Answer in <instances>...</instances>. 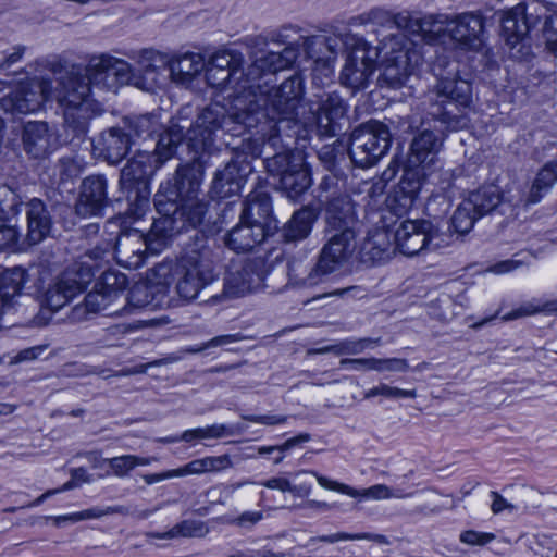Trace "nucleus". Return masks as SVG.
Returning a JSON list of instances; mask_svg holds the SVG:
<instances>
[{
	"instance_id": "2",
	"label": "nucleus",
	"mask_w": 557,
	"mask_h": 557,
	"mask_svg": "<svg viewBox=\"0 0 557 557\" xmlns=\"http://www.w3.org/2000/svg\"><path fill=\"white\" fill-rule=\"evenodd\" d=\"M302 94L301 81L299 77H293L284 82L280 88V104L284 106L283 114L287 111L295 112L296 121L302 124L305 134L298 133V136L306 139L309 133H317L320 136H332L335 133V124L343 117L345 108L342 100L336 96H327L322 104L317 108L310 107L308 115L307 106L299 103L298 98Z\"/></svg>"
},
{
	"instance_id": "36",
	"label": "nucleus",
	"mask_w": 557,
	"mask_h": 557,
	"mask_svg": "<svg viewBox=\"0 0 557 557\" xmlns=\"http://www.w3.org/2000/svg\"><path fill=\"white\" fill-rule=\"evenodd\" d=\"M343 363L351 364L354 369H369L377 372L385 371H405L407 363L403 359H358L343 361Z\"/></svg>"
},
{
	"instance_id": "18",
	"label": "nucleus",
	"mask_w": 557,
	"mask_h": 557,
	"mask_svg": "<svg viewBox=\"0 0 557 557\" xmlns=\"http://www.w3.org/2000/svg\"><path fill=\"white\" fill-rule=\"evenodd\" d=\"M430 222L425 220H406L400 223L395 232L396 248L406 256H414L424 251L428 240Z\"/></svg>"
},
{
	"instance_id": "63",
	"label": "nucleus",
	"mask_w": 557,
	"mask_h": 557,
	"mask_svg": "<svg viewBox=\"0 0 557 557\" xmlns=\"http://www.w3.org/2000/svg\"><path fill=\"white\" fill-rule=\"evenodd\" d=\"M70 115H71V114H70V112H65V119H66V121H69V120H70Z\"/></svg>"
},
{
	"instance_id": "56",
	"label": "nucleus",
	"mask_w": 557,
	"mask_h": 557,
	"mask_svg": "<svg viewBox=\"0 0 557 557\" xmlns=\"http://www.w3.org/2000/svg\"><path fill=\"white\" fill-rule=\"evenodd\" d=\"M21 57V53H11L9 57H1L0 59V66L9 65L11 63H14L17 61Z\"/></svg>"
},
{
	"instance_id": "16",
	"label": "nucleus",
	"mask_w": 557,
	"mask_h": 557,
	"mask_svg": "<svg viewBox=\"0 0 557 557\" xmlns=\"http://www.w3.org/2000/svg\"><path fill=\"white\" fill-rule=\"evenodd\" d=\"M317 479L318 484L327 491H333L349 497L356 498L360 502L364 500H383L389 498H403L411 496V494H404L398 490H392L384 484H376L368 488L357 490L347 484L332 480L330 478L311 472Z\"/></svg>"
},
{
	"instance_id": "51",
	"label": "nucleus",
	"mask_w": 557,
	"mask_h": 557,
	"mask_svg": "<svg viewBox=\"0 0 557 557\" xmlns=\"http://www.w3.org/2000/svg\"><path fill=\"white\" fill-rule=\"evenodd\" d=\"M75 486H77V485L75 484L73 479H71V481L66 482L62 487H60L58 490H51V491H48V492L44 493L39 498H37L35 500V505L41 504L46 498L50 497L51 495H54L57 493H61V492H64V491L72 490Z\"/></svg>"
},
{
	"instance_id": "59",
	"label": "nucleus",
	"mask_w": 557,
	"mask_h": 557,
	"mask_svg": "<svg viewBox=\"0 0 557 557\" xmlns=\"http://www.w3.org/2000/svg\"><path fill=\"white\" fill-rule=\"evenodd\" d=\"M298 442V438H293L284 443L283 446L280 447L282 450L289 449L292 446H294Z\"/></svg>"
},
{
	"instance_id": "30",
	"label": "nucleus",
	"mask_w": 557,
	"mask_h": 557,
	"mask_svg": "<svg viewBox=\"0 0 557 557\" xmlns=\"http://www.w3.org/2000/svg\"><path fill=\"white\" fill-rule=\"evenodd\" d=\"M232 57L226 51H218L213 54L206 67V78L208 84L214 87L223 88L231 77Z\"/></svg>"
},
{
	"instance_id": "58",
	"label": "nucleus",
	"mask_w": 557,
	"mask_h": 557,
	"mask_svg": "<svg viewBox=\"0 0 557 557\" xmlns=\"http://www.w3.org/2000/svg\"><path fill=\"white\" fill-rule=\"evenodd\" d=\"M37 351H41L40 348H32L22 352V359H35L37 357Z\"/></svg>"
},
{
	"instance_id": "34",
	"label": "nucleus",
	"mask_w": 557,
	"mask_h": 557,
	"mask_svg": "<svg viewBox=\"0 0 557 557\" xmlns=\"http://www.w3.org/2000/svg\"><path fill=\"white\" fill-rule=\"evenodd\" d=\"M315 214L311 209H302L296 212L288 222L285 236L288 240L305 238L311 231Z\"/></svg>"
},
{
	"instance_id": "22",
	"label": "nucleus",
	"mask_w": 557,
	"mask_h": 557,
	"mask_svg": "<svg viewBox=\"0 0 557 557\" xmlns=\"http://www.w3.org/2000/svg\"><path fill=\"white\" fill-rule=\"evenodd\" d=\"M106 202V181L100 176L87 177L76 205V213L83 218L97 216Z\"/></svg>"
},
{
	"instance_id": "47",
	"label": "nucleus",
	"mask_w": 557,
	"mask_h": 557,
	"mask_svg": "<svg viewBox=\"0 0 557 557\" xmlns=\"http://www.w3.org/2000/svg\"><path fill=\"white\" fill-rule=\"evenodd\" d=\"M17 240V232L11 226H0V250L13 245Z\"/></svg>"
},
{
	"instance_id": "31",
	"label": "nucleus",
	"mask_w": 557,
	"mask_h": 557,
	"mask_svg": "<svg viewBox=\"0 0 557 557\" xmlns=\"http://www.w3.org/2000/svg\"><path fill=\"white\" fill-rule=\"evenodd\" d=\"M230 466V459L226 456L205 457L196 459L189 463L175 469L176 478L202 474L207 472L220 471Z\"/></svg>"
},
{
	"instance_id": "27",
	"label": "nucleus",
	"mask_w": 557,
	"mask_h": 557,
	"mask_svg": "<svg viewBox=\"0 0 557 557\" xmlns=\"http://www.w3.org/2000/svg\"><path fill=\"white\" fill-rule=\"evenodd\" d=\"M48 127L41 122H28L24 128V145L27 152L34 157H41L51 149Z\"/></svg>"
},
{
	"instance_id": "24",
	"label": "nucleus",
	"mask_w": 557,
	"mask_h": 557,
	"mask_svg": "<svg viewBox=\"0 0 557 557\" xmlns=\"http://www.w3.org/2000/svg\"><path fill=\"white\" fill-rule=\"evenodd\" d=\"M88 460L95 469L106 470V474L115 476H125L136 467L149 466L157 461L154 457H138L135 455H123L110 459H103L96 453L88 455Z\"/></svg>"
},
{
	"instance_id": "9",
	"label": "nucleus",
	"mask_w": 557,
	"mask_h": 557,
	"mask_svg": "<svg viewBox=\"0 0 557 557\" xmlns=\"http://www.w3.org/2000/svg\"><path fill=\"white\" fill-rule=\"evenodd\" d=\"M270 205L267 197L255 201L249 199L240 216L239 224L227 235L226 245L236 252L248 251L257 244H260L267 236L264 224L252 220V216L268 215Z\"/></svg>"
},
{
	"instance_id": "40",
	"label": "nucleus",
	"mask_w": 557,
	"mask_h": 557,
	"mask_svg": "<svg viewBox=\"0 0 557 557\" xmlns=\"http://www.w3.org/2000/svg\"><path fill=\"white\" fill-rule=\"evenodd\" d=\"M235 171L234 164H228L222 172H220L214 181L215 188H223L225 184H230L227 193H235L240 189V180L233 178Z\"/></svg>"
},
{
	"instance_id": "42",
	"label": "nucleus",
	"mask_w": 557,
	"mask_h": 557,
	"mask_svg": "<svg viewBox=\"0 0 557 557\" xmlns=\"http://www.w3.org/2000/svg\"><path fill=\"white\" fill-rule=\"evenodd\" d=\"M529 261V256H525L523 258H513L494 264L493 267H491L490 271L495 274H506L523 267L524 264H528Z\"/></svg>"
},
{
	"instance_id": "14",
	"label": "nucleus",
	"mask_w": 557,
	"mask_h": 557,
	"mask_svg": "<svg viewBox=\"0 0 557 557\" xmlns=\"http://www.w3.org/2000/svg\"><path fill=\"white\" fill-rule=\"evenodd\" d=\"M276 163L285 164L281 176V185L290 199H296L311 185V178L304 154L300 151L290 156H277Z\"/></svg>"
},
{
	"instance_id": "53",
	"label": "nucleus",
	"mask_w": 557,
	"mask_h": 557,
	"mask_svg": "<svg viewBox=\"0 0 557 557\" xmlns=\"http://www.w3.org/2000/svg\"><path fill=\"white\" fill-rule=\"evenodd\" d=\"M71 476L76 485L87 483L90 481L87 471L83 468L73 469L71 472Z\"/></svg>"
},
{
	"instance_id": "62",
	"label": "nucleus",
	"mask_w": 557,
	"mask_h": 557,
	"mask_svg": "<svg viewBox=\"0 0 557 557\" xmlns=\"http://www.w3.org/2000/svg\"><path fill=\"white\" fill-rule=\"evenodd\" d=\"M381 237H385V233L384 232L376 234L375 237H374L373 243H375V244L380 243V238Z\"/></svg>"
},
{
	"instance_id": "49",
	"label": "nucleus",
	"mask_w": 557,
	"mask_h": 557,
	"mask_svg": "<svg viewBox=\"0 0 557 557\" xmlns=\"http://www.w3.org/2000/svg\"><path fill=\"white\" fill-rule=\"evenodd\" d=\"M176 478L175 469L168 470L161 473L146 474L143 476L147 484H156L165 480Z\"/></svg>"
},
{
	"instance_id": "54",
	"label": "nucleus",
	"mask_w": 557,
	"mask_h": 557,
	"mask_svg": "<svg viewBox=\"0 0 557 557\" xmlns=\"http://www.w3.org/2000/svg\"><path fill=\"white\" fill-rule=\"evenodd\" d=\"M284 420L285 419L283 417H278V416H258V417L253 418L255 422L268 424V425L280 424V423H283Z\"/></svg>"
},
{
	"instance_id": "10",
	"label": "nucleus",
	"mask_w": 557,
	"mask_h": 557,
	"mask_svg": "<svg viewBox=\"0 0 557 557\" xmlns=\"http://www.w3.org/2000/svg\"><path fill=\"white\" fill-rule=\"evenodd\" d=\"M377 55L376 48L362 39H357L342 70V84L352 90L367 88L372 79Z\"/></svg>"
},
{
	"instance_id": "6",
	"label": "nucleus",
	"mask_w": 557,
	"mask_h": 557,
	"mask_svg": "<svg viewBox=\"0 0 557 557\" xmlns=\"http://www.w3.org/2000/svg\"><path fill=\"white\" fill-rule=\"evenodd\" d=\"M377 85L382 88L399 89L404 87L411 74L417 53L405 35L399 34L385 39L377 50Z\"/></svg>"
},
{
	"instance_id": "39",
	"label": "nucleus",
	"mask_w": 557,
	"mask_h": 557,
	"mask_svg": "<svg viewBox=\"0 0 557 557\" xmlns=\"http://www.w3.org/2000/svg\"><path fill=\"white\" fill-rule=\"evenodd\" d=\"M557 311V302L556 301H543L540 299L531 300L523 306H521L519 309H517L515 312L510 313L506 319H515L520 318L524 315H531L540 312H553Z\"/></svg>"
},
{
	"instance_id": "44",
	"label": "nucleus",
	"mask_w": 557,
	"mask_h": 557,
	"mask_svg": "<svg viewBox=\"0 0 557 557\" xmlns=\"http://www.w3.org/2000/svg\"><path fill=\"white\" fill-rule=\"evenodd\" d=\"M334 74V64L333 61L327 60H318L315 62L313 69V78L321 84H324V81L331 79Z\"/></svg>"
},
{
	"instance_id": "13",
	"label": "nucleus",
	"mask_w": 557,
	"mask_h": 557,
	"mask_svg": "<svg viewBox=\"0 0 557 557\" xmlns=\"http://www.w3.org/2000/svg\"><path fill=\"white\" fill-rule=\"evenodd\" d=\"M434 72L438 78L437 94L447 98L450 101L449 106L468 108L471 104V85L466 79H457L458 65L455 62L446 63L442 57H438Z\"/></svg>"
},
{
	"instance_id": "8",
	"label": "nucleus",
	"mask_w": 557,
	"mask_h": 557,
	"mask_svg": "<svg viewBox=\"0 0 557 557\" xmlns=\"http://www.w3.org/2000/svg\"><path fill=\"white\" fill-rule=\"evenodd\" d=\"M391 146V133L387 126L379 121L370 122L352 135L350 154L360 168L374 165Z\"/></svg>"
},
{
	"instance_id": "26",
	"label": "nucleus",
	"mask_w": 557,
	"mask_h": 557,
	"mask_svg": "<svg viewBox=\"0 0 557 557\" xmlns=\"http://www.w3.org/2000/svg\"><path fill=\"white\" fill-rule=\"evenodd\" d=\"M429 174L425 171V174L420 169L412 168L407 165L403 175L401 181L398 184L395 200L398 202L399 207L404 210H407L412 207L414 200L417 199L420 190L422 181L421 178Z\"/></svg>"
},
{
	"instance_id": "46",
	"label": "nucleus",
	"mask_w": 557,
	"mask_h": 557,
	"mask_svg": "<svg viewBox=\"0 0 557 557\" xmlns=\"http://www.w3.org/2000/svg\"><path fill=\"white\" fill-rule=\"evenodd\" d=\"M494 539L491 533H482L473 530L465 531L460 534V541L467 545H484Z\"/></svg>"
},
{
	"instance_id": "12",
	"label": "nucleus",
	"mask_w": 557,
	"mask_h": 557,
	"mask_svg": "<svg viewBox=\"0 0 557 557\" xmlns=\"http://www.w3.org/2000/svg\"><path fill=\"white\" fill-rule=\"evenodd\" d=\"M225 108L213 103L206 108L197 119L196 125L188 132V145L196 151L210 149L212 135L228 122L247 124L244 113H231L225 115Z\"/></svg>"
},
{
	"instance_id": "33",
	"label": "nucleus",
	"mask_w": 557,
	"mask_h": 557,
	"mask_svg": "<svg viewBox=\"0 0 557 557\" xmlns=\"http://www.w3.org/2000/svg\"><path fill=\"white\" fill-rule=\"evenodd\" d=\"M106 158L112 162H119L128 151L129 138L120 129H111L102 136Z\"/></svg>"
},
{
	"instance_id": "3",
	"label": "nucleus",
	"mask_w": 557,
	"mask_h": 557,
	"mask_svg": "<svg viewBox=\"0 0 557 557\" xmlns=\"http://www.w3.org/2000/svg\"><path fill=\"white\" fill-rule=\"evenodd\" d=\"M138 64L143 76L135 81V85L148 91L165 83L168 67L172 81L183 86H188L206 67L200 54L188 53L170 62L165 53L154 50L143 51Z\"/></svg>"
},
{
	"instance_id": "15",
	"label": "nucleus",
	"mask_w": 557,
	"mask_h": 557,
	"mask_svg": "<svg viewBox=\"0 0 557 557\" xmlns=\"http://www.w3.org/2000/svg\"><path fill=\"white\" fill-rule=\"evenodd\" d=\"M131 66L127 62L110 57L100 55L90 63L89 83L113 88L117 85L131 82Z\"/></svg>"
},
{
	"instance_id": "57",
	"label": "nucleus",
	"mask_w": 557,
	"mask_h": 557,
	"mask_svg": "<svg viewBox=\"0 0 557 557\" xmlns=\"http://www.w3.org/2000/svg\"><path fill=\"white\" fill-rule=\"evenodd\" d=\"M180 533L184 536H195L198 532L195 529H191L188 523H184L180 527Z\"/></svg>"
},
{
	"instance_id": "64",
	"label": "nucleus",
	"mask_w": 557,
	"mask_h": 557,
	"mask_svg": "<svg viewBox=\"0 0 557 557\" xmlns=\"http://www.w3.org/2000/svg\"><path fill=\"white\" fill-rule=\"evenodd\" d=\"M239 103H242V100L238 98L236 99V108L238 107Z\"/></svg>"
},
{
	"instance_id": "23",
	"label": "nucleus",
	"mask_w": 557,
	"mask_h": 557,
	"mask_svg": "<svg viewBox=\"0 0 557 557\" xmlns=\"http://www.w3.org/2000/svg\"><path fill=\"white\" fill-rule=\"evenodd\" d=\"M91 276L92 274L89 270L79 273L77 278H72L70 274H66L47 292L45 297L46 306L53 311L61 309L85 288L90 282Z\"/></svg>"
},
{
	"instance_id": "55",
	"label": "nucleus",
	"mask_w": 557,
	"mask_h": 557,
	"mask_svg": "<svg viewBox=\"0 0 557 557\" xmlns=\"http://www.w3.org/2000/svg\"><path fill=\"white\" fill-rule=\"evenodd\" d=\"M370 344L369 341H359V342H355V343H351L349 347L346 348V350L348 352H351V354H359L361 352L366 346H368Z\"/></svg>"
},
{
	"instance_id": "21",
	"label": "nucleus",
	"mask_w": 557,
	"mask_h": 557,
	"mask_svg": "<svg viewBox=\"0 0 557 557\" xmlns=\"http://www.w3.org/2000/svg\"><path fill=\"white\" fill-rule=\"evenodd\" d=\"M127 280L123 273L115 271L103 273L101 282L97 285L98 289L86 297L87 308L92 311L106 310L123 292Z\"/></svg>"
},
{
	"instance_id": "7",
	"label": "nucleus",
	"mask_w": 557,
	"mask_h": 557,
	"mask_svg": "<svg viewBox=\"0 0 557 557\" xmlns=\"http://www.w3.org/2000/svg\"><path fill=\"white\" fill-rule=\"evenodd\" d=\"M504 201H511V198L500 191L496 185H488L471 193L458 206L451 218V226L459 234L468 233L475 221L495 209Z\"/></svg>"
},
{
	"instance_id": "1",
	"label": "nucleus",
	"mask_w": 557,
	"mask_h": 557,
	"mask_svg": "<svg viewBox=\"0 0 557 557\" xmlns=\"http://www.w3.org/2000/svg\"><path fill=\"white\" fill-rule=\"evenodd\" d=\"M171 196H168L163 190H159L156 195V208L160 216L154 220L151 231L147 236L141 234H127L124 235L117 243L129 239L131 237L143 238L146 248L152 253H159L169 243L171 237L185 230L187 226H195L201 221L203 215V206L200 205L194 197L188 199V203L177 207L176 202Z\"/></svg>"
},
{
	"instance_id": "43",
	"label": "nucleus",
	"mask_w": 557,
	"mask_h": 557,
	"mask_svg": "<svg viewBox=\"0 0 557 557\" xmlns=\"http://www.w3.org/2000/svg\"><path fill=\"white\" fill-rule=\"evenodd\" d=\"M438 122L451 131L462 129L468 125V119L465 115L456 116L453 114V110L448 108L441 114Z\"/></svg>"
},
{
	"instance_id": "61",
	"label": "nucleus",
	"mask_w": 557,
	"mask_h": 557,
	"mask_svg": "<svg viewBox=\"0 0 557 557\" xmlns=\"http://www.w3.org/2000/svg\"><path fill=\"white\" fill-rule=\"evenodd\" d=\"M250 290V287L249 286H243L240 287L237 292H235L236 294H244L246 292H249Z\"/></svg>"
},
{
	"instance_id": "52",
	"label": "nucleus",
	"mask_w": 557,
	"mask_h": 557,
	"mask_svg": "<svg viewBox=\"0 0 557 557\" xmlns=\"http://www.w3.org/2000/svg\"><path fill=\"white\" fill-rule=\"evenodd\" d=\"M265 486L272 490H280L283 492L290 490V483L283 478L271 479L265 483Z\"/></svg>"
},
{
	"instance_id": "41",
	"label": "nucleus",
	"mask_w": 557,
	"mask_h": 557,
	"mask_svg": "<svg viewBox=\"0 0 557 557\" xmlns=\"http://www.w3.org/2000/svg\"><path fill=\"white\" fill-rule=\"evenodd\" d=\"M544 38L547 50L557 57V13L545 22Z\"/></svg>"
},
{
	"instance_id": "25",
	"label": "nucleus",
	"mask_w": 557,
	"mask_h": 557,
	"mask_svg": "<svg viewBox=\"0 0 557 557\" xmlns=\"http://www.w3.org/2000/svg\"><path fill=\"white\" fill-rule=\"evenodd\" d=\"M26 282L25 271L21 268L7 270L0 277V318L14 307V298Z\"/></svg>"
},
{
	"instance_id": "29",
	"label": "nucleus",
	"mask_w": 557,
	"mask_h": 557,
	"mask_svg": "<svg viewBox=\"0 0 557 557\" xmlns=\"http://www.w3.org/2000/svg\"><path fill=\"white\" fill-rule=\"evenodd\" d=\"M64 88L71 90H58L55 99L62 106L76 108L79 112H83L87 104V97L90 91L89 85L77 78L71 77Z\"/></svg>"
},
{
	"instance_id": "17",
	"label": "nucleus",
	"mask_w": 557,
	"mask_h": 557,
	"mask_svg": "<svg viewBox=\"0 0 557 557\" xmlns=\"http://www.w3.org/2000/svg\"><path fill=\"white\" fill-rule=\"evenodd\" d=\"M540 7H542V4L539 2H532L528 7L524 3H519L503 13L502 35L510 49L520 46V51L524 47V37L530 27L527 10L533 8L534 11H537Z\"/></svg>"
},
{
	"instance_id": "60",
	"label": "nucleus",
	"mask_w": 557,
	"mask_h": 557,
	"mask_svg": "<svg viewBox=\"0 0 557 557\" xmlns=\"http://www.w3.org/2000/svg\"><path fill=\"white\" fill-rule=\"evenodd\" d=\"M274 449H275V447H273V446L260 447L259 454H268V453L273 451Z\"/></svg>"
},
{
	"instance_id": "38",
	"label": "nucleus",
	"mask_w": 557,
	"mask_h": 557,
	"mask_svg": "<svg viewBox=\"0 0 557 557\" xmlns=\"http://www.w3.org/2000/svg\"><path fill=\"white\" fill-rule=\"evenodd\" d=\"M376 396H383L388 399L416 398L417 393L414 389H403L387 384H380L368 389L364 394L366 398H373Z\"/></svg>"
},
{
	"instance_id": "28",
	"label": "nucleus",
	"mask_w": 557,
	"mask_h": 557,
	"mask_svg": "<svg viewBox=\"0 0 557 557\" xmlns=\"http://www.w3.org/2000/svg\"><path fill=\"white\" fill-rule=\"evenodd\" d=\"M27 207L28 238L33 244H37L49 234L50 220L41 200L32 199Z\"/></svg>"
},
{
	"instance_id": "5",
	"label": "nucleus",
	"mask_w": 557,
	"mask_h": 557,
	"mask_svg": "<svg viewBox=\"0 0 557 557\" xmlns=\"http://www.w3.org/2000/svg\"><path fill=\"white\" fill-rule=\"evenodd\" d=\"M183 139L182 127L173 125L161 135L156 146V152H140L134 157L121 172V185L131 191L136 185H143L144 195L140 197L138 207L144 213L148 208L147 178L150 177L166 160L171 159L178 144Z\"/></svg>"
},
{
	"instance_id": "35",
	"label": "nucleus",
	"mask_w": 557,
	"mask_h": 557,
	"mask_svg": "<svg viewBox=\"0 0 557 557\" xmlns=\"http://www.w3.org/2000/svg\"><path fill=\"white\" fill-rule=\"evenodd\" d=\"M557 181V163L546 164L536 175L530 191L532 202H537Z\"/></svg>"
},
{
	"instance_id": "11",
	"label": "nucleus",
	"mask_w": 557,
	"mask_h": 557,
	"mask_svg": "<svg viewBox=\"0 0 557 557\" xmlns=\"http://www.w3.org/2000/svg\"><path fill=\"white\" fill-rule=\"evenodd\" d=\"M354 222V211L349 202L345 203L344 215H331L329 224L334 228L342 230L341 234L334 235L322 250L317 270L322 274L335 271L347 257L350 250V240L354 235L348 226Z\"/></svg>"
},
{
	"instance_id": "50",
	"label": "nucleus",
	"mask_w": 557,
	"mask_h": 557,
	"mask_svg": "<svg viewBox=\"0 0 557 557\" xmlns=\"http://www.w3.org/2000/svg\"><path fill=\"white\" fill-rule=\"evenodd\" d=\"M513 507L497 493H492V505L491 509L494 513H500L506 509H512Z\"/></svg>"
},
{
	"instance_id": "45",
	"label": "nucleus",
	"mask_w": 557,
	"mask_h": 557,
	"mask_svg": "<svg viewBox=\"0 0 557 557\" xmlns=\"http://www.w3.org/2000/svg\"><path fill=\"white\" fill-rule=\"evenodd\" d=\"M428 235L431 240H428V246L424 251H434L441 248L448 246V236L441 233L437 228H435L430 222V230L428 231Z\"/></svg>"
},
{
	"instance_id": "32",
	"label": "nucleus",
	"mask_w": 557,
	"mask_h": 557,
	"mask_svg": "<svg viewBox=\"0 0 557 557\" xmlns=\"http://www.w3.org/2000/svg\"><path fill=\"white\" fill-rule=\"evenodd\" d=\"M169 272V268L166 265H159L157 267L156 269H153L150 273V275L148 276V281H149V286L147 284H137L136 286H134L131 290V297H129V301L132 305H134L135 307H143V306H146L148 304H150V301L152 299H149L148 295H147V290L150 289H154L158 287V285H160V282H157L156 278L157 277H162V276H165ZM169 282L168 281H164L163 283H161L162 287L168 285Z\"/></svg>"
},
{
	"instance_id": "19",
	"label": "nucleus",
	"mask_w": 557,
	"mask_h": 557,
	"mask_svg": "<svg viewBox=\"0 0 557 557\" xmlns=\"http://www.w3.org/2000/svg\"><path fill=\"white\" fill-rule=\"evenodd\" d=\"M212 280L210 263L198 257H191L185 261L184 275L177 283V293L184 299H193Z\"/></svg>"
},
{
	"instance_id": "4",
	"label": "nucleus",
	"mask_w": 557,
	"mask_h": 557,
	"mask_svg": "<svg viewBox=\"0 0 557 557\" xmlns=\"http://www.w3.org/2000/svg\"><path fill=\"white\" fill-rule=\"evenodd\" d=\"M421 30L430 42L445 44L449 40L461 50H478L484 40L483 17L475 13H463L453 17H426Z\"/></svg>"
},
{
	"instance_id": "37",
	"label": "nucleus",
	"mask_w": 557,
	"mask_h": 557,
	"mask_svg": "<svg viewBox=\"0 0 557 557\" xmlns=\"http://www.w3.org/2000/svg\"><path fill=\"white\" fill-rule=\"evenodd\" d=\"M231 434L230 428L224 424H213L205 428H196L185 431L181 440L193 442L195 440L219 438Z\"/></svg>"
},
{
	"instance_id": "48",
	"label": "nucleus",
	"mask_w": 557,
	"mask_h": 557,
	"mask_svg": "<svg viewBox=\"0 0 557 557\" xmlns=\"http://www.w3.org/2000/svg\"><path fill=\"white\" fill-rule=\"evenodd\" d=\"M100 513L96 510H84L79 512H74L65 516L58 517V521H71V522H77L81 520H87V519H94L99 517Z\"/></svg>"
},
{
	"instance_id": "20",
	"label": "nucleus",
	"mask_w": 557,
	"mask_h": 557,
	"mask_svg": "<svg viewBox=\"0 0 557 557\" xmlns=\"http://www.w3.org/2000/svg\"><path fill=\"white\" fill-rule=\"evenodd\" d=\"M441 146V136L435 135L429 128H424L412 140L407 165L420 169L425 174V171L429 172L431 165L434 164Z\"/></svg>"
}]
</instances>
